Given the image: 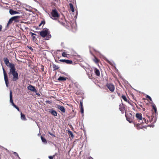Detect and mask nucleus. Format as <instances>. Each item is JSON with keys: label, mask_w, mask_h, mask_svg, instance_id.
I'll return each mask as SVG.
<instances>
[{"label": "nucleus", "mask_w": 159, "mask_h": 159, "mask_svg": "<svg viewBox=\"0 0 159 159\" xmlns=\"http://www.w3.org/2000/svg\"><path fill=\"white\" fill-rule=\"evenodd\" d=\"M152 111L154 110V111L152 112V115L151 116H150L148 115H146L148 117L149 119V121L150 122H152L153 123H155L156 120V115L157 113V110L155 104L153 103H152Z\"/></svg>", "instance_id": "1"}, {"label": "nucleus", "mask_w": 159, "mask_h": 159, "mask_svg": "<svg viewBox=\"0 0 159 159\" xmlns=\"http://www.w3.org/2000/svg\"><path fill=\"white\" fill-rule=\"evenodd\" d=\"M16 70V69L15 66H12L11 68L10 69V71L8 73L9 76L11 75H13L12 80L14 81H16L19 79L18 74Z\"/></svg>", "instance_id": "2"}, {"label": "nucleus", "mask_w": 159, "mask_h": 159, "mask_svg": "<svg viewBox=\"0 0 159 159\" xmlns=\"http://www.w3.org/2000/svg\"><path fill=\"white\" fill-rule=\"evenodd\" d=\"M41 36L43 38H45L46 40H48L51 37V35L48 30L46 29L42 31L39 32Z\"/></svg>", "instance_id": "3"}, {"label": "nucleus", "mask_w": 159, "mask_h": 159, "mask_svg": "<svg viewBox=\"0 0 159 159\" xmlns=\"http://www.w3.org/2000/svg\"><path fill=\"white\" fill-rule=\"evenodd\" d=\"M135 116L136 117L137 119L139 120V122H140V120L142 121L141 122H140V123H146L147 124L148 121H149L148 119H147V120L146 121L145 118H143L142 116V114L141 113H136V114Z\"/></svg>", "instance_id": "4"}, {"label": "nucleus", "mask_w": 159, "mask_h": 159, "mask_svg": "<svg viewBox=\"0 0 159 159\" xmlns=\"http://www.w3.org/2000/svg\"><path fill=\"white\" fill-rule=\"evenodd\" d=\"M51 18L53 20H57L58 19L60 16V15L56 9H53L52 10L51 13Z\"/></svg>", "instance_id": "5"}, {"label": "nucleus", "mask_w": 159, "mask_h": 159, "mask_svg": "<svg viewBox=\"0 0 159 159\" xmlns=\"http://www.w3.org/2000/svg\"><path fill=\"white\" fill-rule=\"evenodd\" d=\"M125 116L126 118V120L128 121L129 123H134V122H135V120L134 121H133V119L134 118V116H133L131 113L129 112V113H126L125 112Z\"/></svg>", "instance_id": "6"}, {"label": "nucleus", "mask_w": 159, "mask_h": 159, "mask_svg": "<svg viewBox=\"0 0 159 159\" xmlns=\"http://www.w3.org/2000/svg\"><path fill=\"white\" fill-rule=\"evenodd\" d=\"M106 86L111 92H113L115 89L114 85L111 83H107L106 85Z\"/></svg>", "instance_id": "7"}, {"label": "nucleus", "mask_w": 159, "mask_h": 159, "mask_svg": "<svg viewBox=\"0 0 159 159\" xmlns=\"http://www.w3.org/2000/svg\"><path fill=\"white\" fill-rule=\"evenodd\" d=\"M2 70L3 72L4 79L5 82L6 84L7 87H8L9 82L8 80L7 75L4 68L3 67H2Z\"/></svg>", "instance_id": "8"}, {"label": "nucleus", "mask_w": 159, "mask_h": 159, "mask_svg": "<svg viewBox=\"0 0 159 159\" xmlns=\"http://www.w3.org/2000/svg\"><path fill=\"white\" fill-rule=\"evenodd\" d=\"M4 61L6 64V65L11 68V66H15V65L14 64L10 63L9 62V60L7 58H4L3 59Z\"/></svg>", "instance_id": "9"}, {"label": "nucleus", "mask_w": 159, "mask_h": 159, "mask_svg": "<svg viewBox=\"0 0 159 159\" xmlns=\"http://www.w3.org/2000/svg\"><path fill=\"white\" fill-rule=\"evenodd\" d=\"M27 89L28 90H30L33 92L36 93L37 90L36 89L35 87L31 85H30L28 87Z\"/></svg>", "instance_id": "10"}, {"label": "nucleus", "mask_w": 159, "mask_h": 159, "mask_svg": "<svg viewBox=\"0 0 159 159\" xmlns=\"http://www.w3.org/2000/svg\"><path fill=\"white\" fill-rule=\"evenodd\" d=\"M59 61L61 62L66 63L68 64H71L73 63V62L71 60H69L60 59L59 60Z\"/></svg>", "instance_id": "11"}, {"label": "nucleus", "mask_w": 159, "mask_h": 159, "mask_svg": "<svg viewBox=\"0 0 159 159\" xmlns=\"http://www.w3.org/2000/svg\"><path fill=\"white\" fill-rule=\"evenodd\" d=\"M119 109L120 111L122 114H123L125 110V107L124 106V105L122 103L120 104L119 105Z\"/></svg>", "instance_id": "12"}, {"label": "nucleus", "mask_w": 159, "mask_h": 159, "mask_svg": "<svg viewBox=\"0 0 159 159\" xmlns=\"http://www.w3.org/2000/svg\"><path fill=\"white\" fill-rule=\"evenodd\" d=\"M30 34H31V36L32 37V39L33 42L34 43H36L37 39L34 36L36 35V34L32 32H30Z\"/></svg>", "instance_id": "13"}, {"label": "nucleus", "mask_w": 159, "mask_h": 159, "mask_svg": "<svg viewBox=\"0 0 159 159\" xmlns=\"http://www.w3.org/2000/svg\"><path fill=\"white\" fill-rule=\"evenodd\" d=\"M49 112L52 115L54 116H57V112L55 110L53 109H51L50 110Z\"/></svg>", "instance_id": "14"}, {"label": "nucleus", "mask_w": 159, "mask_h": 159, "mask_svg": "<svg viewBox=\"0 0 159 159\" xmlns=\"http://www.w3.org/2000/svg\"><path fill=\"white\" fill-rule=\"evenodd\" d=\"M94 71L96 75L98 76H100V72L98 69L97 68H95L94 70Z\"/></svg>", "instance_id": "15"}, {"label": "nucleus", "mask_w": 159, "mask_h": 159, "mask_svg": "<svg viewBox=\"0 0 159 159\" xmlns=\"http://www.w3.org/2000/svg\"><path fill=\"white\" fill-rule=\"evenodd\" d=\"M133 124L134 125V126L136 127L137 129H142V127L139 126L140 125V124L139 123H137L136 122H134Z\"/></svg>", "instance_id": "16"}, {"label": "nucleus", "mask_w": 159, "mask_h": 159, "mask_svg": "<svg viewBox=\"0 0 159 159\" xmlns=\"http://www.w3.org/2000/svg\"><path fill=\"white\" fill-rule=\"evenodd\" d=\"M58 109L61 110L62 112L64 113L65 112V110L64 107L61 106L59 105L58 107Z\"/></svg>", "instance_id": "17"}, {"label": "nucleus", "mask_w": 159, "mask_h": 159, "mask_svg": "<svg viewBox=\"0 0 159 159\" xmlns=\"http://www.w3.org/2000/svg\"><path fill=\"white\" fill-rule=\"evenodd\" d=\"M94 58L93 59V61L96 64H98L100 61V60L95 56H94Z\"/></svg>", "instance_id": "18"}, {"label": "nucleus", "mask_w": 159, "mask_h": 159, "mask_svg": "<svg viewBox=\"0 0 159 159\" xmlns=\"http://www.w3.org/2000/svg\"><path fill=\"white\" fill-rule=\"evenodd\" d=\"M9 12L10 14L12 15L19 13V12L15 11L12 9H10Z\"/></svg>", "instance_id": "19"}, {"label": "nucleus", "mask_w": 159, "mask_h": 159, "mask_svg": "<svg viewBox=\"0 0 159 159\" xmlns=\"http://www.w3.org/2000/svg\"><path fill=\"white\" fill-rule=\"evenodd\" d=\"M67 78L66 77L60 76L58 79V80L59 81H65L66 80Z\"/></svg>", "instance_id": "20"}, {"label": "nucleus", "mask_w": 159, "mask_h": 159, "mask_svg": "<svg viewBox=\"0 0 159 159\" xmlns=\"http://www.w3.org/2000/svg\"><path fill=\"white\" fill-rule=\"evenodd\" d=\"M19 17V16H16L12 17L11 18L12 19V20H13V21H14L15 22H17L18 21L17 19Z\"/></svg>", "instance_id": "21"}, {"label": "nucleus", "mask_w": 159, "mask_h": 159, "mask_svg": "<svg viewBox=\"0 0 159 159\" xmlns=\"http://www.w3.org/2000/svg\"><path fill=\"white\" fill-rule=\"evenodd\" d=\"M20 115L21 118L22 120H26L25 115L24 114H22L21 112L20 113Z\"/></svg>", "instance_id": "22"}, {"label": "nucleus", "mask_w": 159, "mask_h": 159, "mask_svg": "<svg viewBox=\"0 0 159 159\" xmlns=\"http://www.w3.org/2000/svg\"><path fill=\"white\" fill-rule=\"evenodd\" d=\"M69 6H70V8L71 11L72 12H74L75 11V10H74V7H73V5L71 3H70Z\"/></svg>", "instance_id": "23"}, {"label": "nucleus", "mask_w": 159, "mask_h": 159, "mask_svg": "<svg viewBox=\"0 0 159 159\" xmlns=\"http://www.w3.org/2000/svg\"><path fill=\"white\" fill-rule=\"evenodd\" d=\"M52 67L53 69V70H55L58 69L59 68V67L58 66L56 65L53 64H52Z\"/></svg>", "instance_id": "24"}, {"label": "nucleus", "mask_w": 159, "mask_h": 159, "mask_svg": "<svg viewBox=\"0 0 159 159\" xmlns=\"http://www.w3.org/2000/svg\"><path fill=\"white\" fill-rule=\"evenodd\" d=\"M10 101L11 102H13L12 99V92L11 90L10 91Z\"/></svg>", "instance_id": "25"}, {"label": "nucleus", "mask_w": 159, "mask_h": 159, "mask_svg": "<svg viewBox=\"0 0 159 159\" xmlns=\"http://www.w3.org/2000/svg\"><path fill=\"white\" fill-rule=\"evenodd\" d=\"M121 97L124 100V101L125 102H127L128 101V99L127 98H126V96L124 95H122L121 96Z\"/></svg>", "instance_id": "26"}, {"label": "nucleus", "mask_w": 159, "mask_h": 159, "mask_svg": "<svg viewBox=\"0 0 159 159\" xmlns=\"http://www.w3.org/2000/svg\"><path fill=\"white\" fill-rule=\"evenodd\" d=\"M41 140L42 141V142L45 143H47V141H46V139L44 138L43 136H41Z\"/></svg>", "instance_id": "27"}, {"label": "nucleus", "mask_w": 159, "mask_h": 159, "mask_svg": "<svg viewBox=\"0 0 159 159\" xmlns=\"http://www.w3.org/2000/svg\"><path fill=\"white\" fill-rule=\"evenodd\" d=\"M12 19L11 18L9 19L7 25V26L9 25L10 24L12 23L13 21Z\"/></svg>", "instance_id": "28"}, {"label": "nucleus", "mask_w": 159, "mask_h": 159, "mask_svg": "<svg viewBox=\"0 0 159 159\" xmlns=\"http://www.w3.org/2000/svg\"><path fill=\"white\" fill-rule=\"evenodd\" d=\"M68 54L66 53V52H63L62 54V55L63 57H67V55Z\"/></svg>", "instance_id": "29"}, {"label": "nucleus", "mask_w": 159, "mask_h": 159, "mask_svg": "<svg viewBox=\"0 0 159 159\" xmlns=\"http://www.w3.org/2000/svg\"><path fill=\"white\" fill-rule=\"evenodd\" d=\"M68 133L70 134V135L71 136L72 138H73L74 137V135L73 134L72 132L71 131H68Z\"/></svg>", "instance_id": "30"}, {"label": "nucleus", "mask_w": 159, "mask_h": 159, "mask_svg": "<svg viewBox=\"0 0 159 159\" xmlns=\"http://www.w3.org/2000/svg\"><path fill=\"white\" fill-rule=\"evenodd\" d=\"M146 97V98H148L152 102V100L150 96L148 95H147Z\"/></svg>", "instance_id": "31"}, {"label": "nucleus", "mask_w": 159, "mask_h": 159, "mask_svg": "<svg viewBox=\"0 0 159 159\" xmlns=\"http://www.w3.org/2000/svg\"><path fill=\"white\" fill-rule=\"evenodd\" d=\"M41 69L42 72L44 71V66L43 65L41 66Z\"/></svg>", "instance_id": "32"}, {"label": "nucleus", "mask_w": 159, "mask_h": 159, "mask_svg": "<svg viewBox=\"0 0 159 159\" xmlns=\"http://www.w3.org/2000/svg\"><path fill=\"white\" fill-rule=\"evenodd\" d=\"M80 108H83V102L81 101H80Z\"/></svg>", "instance_id": "33"}, {"label": "nucleus", "mask_w": 159, "mask_h": 159, "mask_svg": "<svg viewBox=\"0 0 159 159\" xmlns=\"http://www.w3.org/2000/svg\"><path fill=\"white\" fill-rule=\"evenodd\" d=\"M48 134L50 135H51L52 136H53V137H56V136H55V134L52 133L51 132H48Z\"/></svg>", "instance_id": "34"}, {"label": "nucleus", "mask_w": 159, "mask_h": 159, "mask_svg": "<svg viewBox=\"0 0 159 159\" xmlns=\"http://www.w3.org/2000/svg\"><path fill=\"white\" fill-rule=\"evenodd\" d=\"M55 157V155L52 156H49L48 158L49 159H53V158Z\"/></svg>", "instance_id": "35"}, {"label": "nucleus", "mask_w": 159, "mask_h": 159, "mask_svg": "<svg viewBox=\"0 0 159 159\" xmlns=\"http://www.w3.org/2000/svg\"><path fill=\"white\" fill-rule=\"evenodd\" d=\"M14 154L16 156H17L18 157L19 159H20V157H19L18 154L16 152H14Z\"/></svg>", "instance_id": "36"}, {"label": "nucleus", "mask_w": 159, "mask_h": 159, "mask_svg": "<svg viewBox=\"0 0 159 159\" xmlns=\"http://www.w3.org/2000/svg\"><path fill=\"white\" fill-rule=\"evenodd\" d=\"M15 107V108L16 109H17V110L18 111H20V109H19V107H18L16 105V106H15V107Z\"/></svg>", "instance_id": "37"}, {"label": "nucleus", "mask_w": 159, "mask_h": 159, "mask_svg": "<svg viewBox=\"0 0 159 159\" xmlns=\"http://www.w3.org/2000/svg\"><path fill=\"white\" fill-rule=\"evenodd\" d=\"M80 111H81V112L82 113H84V109H83V107L82 108H80Z\"/></svg>", "instance_id": "38"}, {"label": "nucleus", "mask_w": 159, "mask_h": 159, "mask_svg": "<svg viewBox=\"0 0 159 159\" xmlns=\"http://www.w3.org/2000/svg\"><path fill=\"white\" fill-rule=\"evenodd\" d=\"M45 21L44 20H42L41 22V24H42L43 25H44L45 24Z\"/></svg>", "instance_id": "39"}, {"label": "nucleus", "mask_w": 159, "mask_h": 159, "mask_svg": "<svg viewBox=\"0 0 159 159\" xmlns=\"http://www.w3.org/2000/svg\"><path fill=\"white\" fill-rule=\"evenodd\" d=\"M107 62L108 63H109V64H111H111H112V62H111V61H109V60H107Z\"/></svg>", "instance_id": "40"}, {"label": "nucleus", "mask_w": 159, "mask_h": 159, "mask_svg": "<svg viewBox=\"0 0 159 159\" xmlns=\"http://www.w3.org/2000/svg\"><path fill=\"white\" fill-rule=\"evenodd\" d=\"M111 97L113 99H114L115 98V96L114 95H111Z\"/></svg>", "instance_id": "41"}, {"label": "nucleus", "mask_w": 159, "mask_h": 159, "mask_svg": "<svg viewBox=\"0 0 159 159\" xmlns=\"http://www.w3.org/2000/svg\"><path fill=\"white\" fill-rule=\"evenodd\" d=\"M11 104L13 106V107H15V106L16 105H15L14 103L13 102H11Z\"/></svg>", "instance_id": "42"}, {"label": "nucleus", "mask_w": 159, "mask_h": 159, "mask_svg": "<svg viewBox=\"0 0 159 159\" xmlns=\"http://www.w3.org/2000/svg\"><path fill=\"white\" fill-rule=\"evenodd\" d=\"M2 25H0V31L2 29Z\"/></svg>", "instance_id": "43"}, {"label": "nucleus", "mask_w": 159, "mask_h": 159, "mask_svg": "<svg viewBox=\"0 0 159 159\" xmlns=\"http://www.w3.org/2000/svg\"><path fill=\"white\" fill-rule=\"evenodd\" d=\"M127 102L130 105H132L131 102L129 100H128V101H127Z\"/></svg>", "instance_id": "44"}, {"label": "nucleus", "mask_w": 159, "mask_h": 159, "mask_svg": "<svg viewBox=\"0 0 159 159\" xmlns=\"http://www.w3.org/2000/svg\"><path fill=\"white\" fill-rule=\"evenodd\" d=\"M117 93V94L118 95V96H119L120 97H121V95H120V93Z\"/></svg>", "instance_id": "45"}, {"label": "nucleus", "mask_w": 159, "mask_h": 159, "mask_svg": "<svg viewBox=\"0 0 159 159\" xmlns=\"http://www.w3.org/2000/svg\"><path fill=\"white\" fill-rule=\"evenodd\" d=\"M29 49H30V50H33V48H32V47H29Z\"/></svg>", "instance_id": "46"}, {"label": "nucleus", "mask_w": 159, "mask_h": 159, "mask_svg": "<svg viewBox=\"0 0 159 159\" xmlns=\"http://www.w3.org/2000/svg\"><path fill=\"white\" fill-rule=\"evenodd\" d=\"M42 24H41V23L39 25V26H40L41 25H42Z\"/></svg>", "instance_id": "47"}, {"label": "nucleus", "mask_w": 159, "mask_h": 159, "mask_svg": "<svg viewBox=\"0 0 159 159\" xmlns=\"http://www.w3.org/2000/svg\"><path fill=\"white\" fill-rule=\"evenodd\" d=\"M89 159H93V158H92V157H89Z\"/></svg>", "instance_id": "48"}, {"label": "nucleus", "mask_w": 159, "mask_h": 159, "mask_svg": "<svg viewBox=\"0 0 159 159\" xmlns=\"http://www.w3.org/2000/svg\"><path fill=\"white\" fill-rule=\"evenodd\" d=\"M54 1H55V2H57L58 0H53Z\"/></svg>", "instance_id": "49"}, {"label": "nucleus", "mask_w": 159, "mask_h": 159, "mask_svg": "<svg viewBox=\"0 0 159 159\" xmlns=\"http://www.w3.org/2000/svg\"><path fill=\"white\" fill-rule=\"evenodd\" d=\"M143 111H145V108H143Z\"/></svg>", "instance_id": "50"}, {"label": "nucleus", "mask_w": 159, "mask_h": 159, "mask_svg": "<svg viewBox=\"0 0 159 159\" xmlns=\"http://www.w3.org/2000/svg\"><path fill=\"white\" fill-rule=\"evenodd\" d=\"M135 105H136V107H137V108H138V107H137V105H136V104H135Z\"/></svg>", "instance_id": "51"}, {"label": "nucleus", "mask_w": 159, "mask_h": 159, "mask_svg": "<svg viewBox=\"0 0 159 159\" xmlns=\"http://www.w3.org/2000/svg\"><path fill=\"white\" fill-rule=\"evenodd\" d=\"M47 102H48V103H49V102H49V101H47Z\"/></svg>", "instance_id": "52"}, {"label": "nucleus", "mask_w": 159, "mask_h": 159, "mask_svg": "<svg viewBox=\"0 0 159 159\" xmlns=\"http://www.w3.org/2000/svg\"><path fill=\"white\" fill-rule=\"evenodd\" d=\"M141 106L142 107V106Z\"/></svg>", "instance_id": "53"}]
</instances>
